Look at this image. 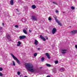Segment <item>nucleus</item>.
<instances>
[{"label":"nucleus","mask_w":77,"mask_h":77,"mask_svg":"<svg viewBox=\"0 0 77 77\" xmlns=\"http://www.w3.org/2000/svg\"><path fill=\"white\" fill-rule=\"evenodd\" d=\"M25 67H26V69L30 72H37V70L36 69L34 68L33 67V65L32 64H30L29 63H25Z\"/></svg>","instance_id":"nucleus-1"},{"label":"nucleus","mask_w":77,"mask_h":77,"mask_svg":"<svg viewBox=\"0 0 77 77\" xmlns=\"http://www.w3.org/2000/svg\"><path fill=\"white\" fill-rule=\"evenodd\" d=\"M11 55L12 56L14 60H16V62L18 64H20V61L17 58L15 57V56H14L13 54H12V53H11Z\"/></svg>","instance_id":"nucleus-2"},{"label":"nucleus","mask_w":77,"mask_h":77,"mask_svg":"<svg viewBox=\"0 0 77 77\" xmlns=\"http://www.w3.org/2000/svg\"><path fill=\"white\" fill-rule=\"evenodd\" d=\"M54 18L55 19V20L56 21V22L60 26H62V23L60 22V21H59L58 20H57V17H54Z\"/></svg>","instance_id":"nucleus-3"},{"label":"nucleus","mask_w":77,"mask_h":77,"mask_svg":"<svg viewBox=\"0 0 77 77\" xmlns=\"http://www.w3.org/2000/svg\"><path fill=\"white\" fill-rule=\"evenodd\" d=\"M31 19L32 20H34V21H37L38 20V19H37L36 16H32Z\"/></svg>","instance_id":"nucleus-4"},{"label":"nucleus","mask_w":77,"mask_h":77,"mask_svg":"<svg viewBox=\"0 0 77 77\" xmlns=\"http://www.w3.org/2000/svg\"><path fill=\"white\" fill-rule=\"evenodd\" d=\"M57 30V29H56L55 28H53V29L52 30V34L53 35H54V34H55V33H56Z\"/></svg>","instance_id":"nucleus-5"},{"label":"nucleus","mask_w":77,"mask_h":77,"mask_svg":"<svg viewBox=\"0 0 77 77\" xmlns=\"http://www.w3.org/2000/svg\"><path fill=\"white\" fill-rule=\"evenodd\" d=\"M26 36L25 35H21L19 37V38L20 39H23L24 38H26Z\"/></svg>","instance_id":"nucleus-6"},{"label":"nucleus","mask_w":77,"mask_h":77,"mask_svg":"<svg viewBox=\"0 0 77 77\" xmlns=\"http://www.w3.org/2000/svg\"><path fill=\"white\" fill-rule=\"evenodd\" d=\"M77 32V30H75L71 32V34H72V35H74V34H75V33H76Z\"/></svg>","instance_id":"nucleus-7"},{"label":"nucleus","mask_w":77,"mask_h":77,"mask_svg":"<svg viewBox=\"0 0 77 77\" xmlns=\"http://www.w3.org/2000/svg\"><path fill=\"white\" fill-rule=\"evenodd\" d=\"M6 37L8 39V40L9 41H11V37L10 35H7L6 36Z\"/></svg>","instance_id":"nucleus-8"},{"label":"nucleus","mask_w":77,"mask_h":77,"mask_svg":"<svg viewBox=\"0 0 77 77\" xmlns=\"http://www.w3.org/2000/svg\"><path fill=\"white\" fill-rule=\"evenodd\" d=\"M21 21H22L23 23H26V20L25 19L22 18L20 20Z\"/></svg>","instance_id":"nucleus-9"},{"label":"nucleus","mask_w":77,"mask_h":77,"mask_svg":"<svg viewBox=\"0 0 77 77\" xmlns=\"http://www.w3.org/2000/svg\"><path fill=\"white\" fill-rule=\"evenodd\" d=\"M38 40L35 39V42H34V44L35 45H38Z\"/></svg>","instance_id":"nucleus-10"},{"label":"nucleus","mask_w":77,"mask_h":77,"mask_svg":"<svg viewBox=\"0 0 77 77\" xmlns=\"http://www.w3.org/2000/svg\"><path fill=\"white\" fill-rule=\"evenodd\" d=\"M10 3L11 5H14V0H11Z\"/></svg>","instance_id":"nucleus-11"},{"label":"nucleus","mask_w":77,"mask_h":77,"mask_svg":"<svg viewBox=\"0 0 77 77\" xmlns=\"http://www.w3.org/2000/svg\"><path fill=\"white\" fill-rule=\"evenodd\" d=\"M40 37L43 40V41H45L46 40L45 38L44 37L42 36V35H40Z\"/></svg>","instance_id":"nucleus-12"},{"label":"nucleus","mask_w":77,"mask_h":77,"mask_svg":"<svg viewBox=\"0 0 77 77\" xmlns=\"http://www.w3.org/2000/svg\"><path fill=\"white\" fill-rule=\"evenodd\" d=\"M46 56L47 57L48 59H50V55H49V54L48 53H46L45 54Z\"/></svg>","instance_id":"nucleus-13"},{"label":"nucleus","mask_w":77,"mask_h":77,"mask_svg":"<svg viewBox=\"0 0 77 77\" xmlns=\"http://www.w3.org/2000/svg\"><path fill=\"white\" fill-rule=\"evenodd\" d=\"M62 51V54H65V53H66V50H61Z\"/></svg>","instance_id":"nucleus-14"},{"label":"nucleus","mask_w":77,"mask_h":77,"mask_svg":"<svg viewBox=\"0 0 77 77\" xmlns=\"http://www.w3.org/2000/svg\"><path fill=\"white\" fill-rule=\"evenodd\" d=\"M18 44L17 45V47H19L20 46V45H21V43L20 41H19L18 42Z\"/></svg>","instance_id":"nucleus-15"},{"label":"nucleus","mask_w":77,"mask_h":77,"mask_svg":"<svg viewBox=\"0 0 77 77\" xmlns=\"http://www.w3.org/2000/svg\"><path fill=\"white\" fill-rule=\"evenodd\" d=\"M65 71V69L63 68H61L60 69V71L61 72H62V71Z\"/></svg>","instance_id":"nucleus-16"},{"label":"nucleus","mask_w":77,"mask_h":77,"mask_svg":"<svg viewBox=\"0 0 77 77\" xmlns=\"http://www.w3.org/2000/svg\"><path fill=\"white\" fill-rule=\"evenodd\" d=\"M13 64L12 63H11V65L13 66H15V63L14 62V61H13Z\"/></svg>","instance_id":"nucleus-17"},{"label":"nucleus","mask_w":77,"mask_h":77,"mask_svg":"<svg viewBox=\"0 0 77 77\" xmlns=\"http://www.w3.org/2000/svg\"><path fill=\"white\" fill-rule=\"evenodd\" d=\"M31 7L32 9H35V8H36V6H35V5H33Z\"/></svg>","instance_id":"nucleus-18"},{"label":"nucleus","mask_w":77,"mask_h":77,"mask_svg":"<svg viewBox=\"0 0 77 77\" xmlns=\"http://www.w3.org/2000/svg\"><path fill=\"white\" fill-rule=\"evenodd\" d=\"M23 33H25V34H27V31H26V30L25 29H23Z\"/></svg>","instance_id":"nucleus-19"},{"label":"nucleus","mask_w":77,"mask_h":77,"mask_svg":"<svg viewBox=\"0 0 77 77\" xmlns=\"http://www.w3.org/2000/svg\"><path fill=\"white\" fill-rule=\"evenodd\" d=\"M44 59H45V58H44V57H42L41 60L42 62H44Z\"/></svg>","instance_id":"nucleus-20"},{"label":"nucleus","mask_w":77,"mask_h":77,"mask_svg":"<svg viewBox=\"0 0 77 77\" xmlns=\"http://www.w3.org/2000/svg\"><path fill=\"white\" fill-rule=\"evenodd\" d=\"M46 66H48V67H50L51 66V65L49 64H46Z\"/></svg>","instance_id":"nucleus-21"},{"label":"nucleus","mask_w":77,"mask_h":77,"mask_svg":"<svg viewBox=\"0 0 77 77\" xmlns=\"http://www.w3.org/2000/svg\"><path fill=\"white\" fill-rule=\"evenodd\" d=\"M37 53H35L34 54V57H36V56H37Z\"/></svg>","instance_id":"nucleus-22"},{"label":"nucleus","mask_w":77,"mask_h":77,"mask_svg":"<svg viewBox=\"0 0 77 77\" xmlns=\"http://www.w3.org/2000/svg\"><path fill=\"white\" fill-rule=\"evenodd\" d=\"M71 8L73 10H74V9H75V7H74L73 6H72L71 7Z\"/></svg>","instance_id":"nucleus-23"},{"label":"nucleus","mask_w":77,"mask_h":77,"mask_svg":"<svg viewBox=\"0 0 77 77\" xmlns=\"http://www.w3.org/2000/svg\"><path fill=\"white\" fill-rule=\"evenodd\" d=\"M53 3L54 4H55V5H58L57 3L56 2H53Z\"/></svg>","instance_id":"nucleus-24"},{"label":"nucleus","mask_w":77,"mask_h":77,"mask_svg":"<svg viewBox=\"0 0 77 77\" xmlns=\"http://www.w3.org/2000/svg\"><path fill=\"white\" fill-rule=\"evenodd\" d=\"M2 76H3V74L0 72V76L2 77Z\"/></svg>","instance_id":"nucleus-25"},{"label":"nucleus","mask_w":77,"mask_h":77,"mask_svg":"<svg viewBox=\"0 0 77 77\" xmlns=\"http://www.w3.org/2000/svg\"><path fill=\"white\" fill-rule=\"evenodd\" d=\"M14 26L16 28H18V25H16Z\"/></svg>","instance_id":"nucleus-26"},{"label":"nucleus","mask_w":77,"mask_h":77,"mask_svg":"<svg viewBox=\"0 0 77 77\" xmlns=\"http://www.w3.org/2000/svg\"><path fill=\"white\" fill-rule=\"evenodd\" d=\"M48 20L49 21H51V18L50 17H49L48 18Z\"/></svg>","instance_id":"nucleus-27"},{"label":"nucleus","mask_w":77,"mask_h":77,"mask_svg":"<svg viewBox=\"0 0 77 77\" xmlns=\"http://www.w3.org/2000/svg\"><path fill=\"white\" fill-rule=\"evenodd\" d=\"M20 74H21V73H20V72L19 71L17 72V74H18V75H20Z\"/></svg>","instance_id":"nucleus-28"},{"label":"nucleus","mask_w":77,"mask_h":77,"mask_svg":"<svg viewBox=\"0 0 77 77\" xmlns=\"http://www.w3.org/2000/svg\"><path fill=\"white\" fill-rule=\"evenodd\" d=\"M55 63H56V64H57V63H58V61H56L55 62Z\"/></svg>","instance_id":"nucleus-29"},{"label":"nucleus","mask_w":77,"mask_h":77,"mask_svg":"<svg viewBox=\"0 0 77 77\" xmlns=\"http://www.w3.org/2000/svg\"><path fill=\"white\" fill-rule=\"evenodd\" d=\"M3 70V68H2V67H0V71H2Z\"/></svg>","instance_id":"nucleus-30"},{"label":"nucleus","mask_w":77,"mask_h":77,"mask_svg":"<svg viewBox=\"0 0 77 77\" xmlns=\"http://www.w3.org/2000/svg\"><path fill=\"white\" fill-rule=\"evenodd\" d=\"M56 13H59V11H58L56 10Z\"/></svg>","instance_id":"nucleus-31"},{"label":"nucleus","mask_w":77,"mask_h":77,"mask_svg":"<svg viewBox=\"0 0 77 77\" xmlns=\"http://www.w3.org/2000/svg\"><path fill=\"white\" fill-rule=\"evenodd\" d=\"M75 47L76 48H77V45H75Z\"/></svg>","instance_id":"nucleus-32"},{"label":"nucleus","mask_w":77,"mask_h":77,"mask_svg":"<svg viewBox=\"0 0 77 77\" xmlns=\"http://www.w3.org/2000/svg\"><path fill=\"white\" fill-rule=\"evenodd\" d=\"M0 29H1V30H2L3 29V28L2 27H0Z\"/></svg>","instance_id":"nucleus-33"},{"label":"nucleus","mask_w":77,"mask_h":77,"mask_svg":"<svg viewBox=\"0 0 77 77\" xmlns=\"http://www.w3.org/2000/svg\"><path fill=\"white\" fill-rule=\"evenodd\" d=\"M29 32H30V33H31V32H32V31H31V30H29Z\"/></svg>","instance_id":"nucleus-34"},{"label":"nucleus","mask_w":77,"mask_h":77,"mask_svg":"<svg viewBox=\"0 0 77 77\" xmlns=\"http://www.w3.org/2000/svg\"><path fill=\"white\" fill-rule=\"evenodd\" d=\"M46 39H48V37H46Z\"/></svg>","instance_id":"nucleus-35"},{"label":"nucleus","mask_w":77,"mask_h":77,"mask_svg":"<svg viewBox=\"0 0 77 77\" xmlns=\"http://www.w3.org/2000/svg\"><path fill=\"white\" fill-rule=\"evenodd\" d=\"M16 10L17 11H18V12H19V11H18V9H16Z\"/></svg>","instance_id":"nucleus-36"},{"label":"nucleus","mask_w":77,"mask_h":77,"mask_svg":"<svg viewBox=\"0 0 77 77\" xmlns=\"http://www.w3.org/2000/svg\"><path fill=\"white\" fill-rule=\"evenodd\" d=\"M2 25L3 26H4V25H5V24L4 23H2Z\"/></svg>","instance_id":"nucleus-37"},{"label":"nucleus","mask_w":77,"mask_h":77,"mask_svg":"<svg viewBox=\"0 0 77 77\" xmlns=\"http://www.w3.org/2000/svg\"><path fill=\"white\" fill-rule=\"evenodd\" d=\"M3 58H3L4 59H6V57H5V58H4V57H3Z\"/></svg>","instance_id":"nucleus-38"},{"label":"nucleus","mask_w":77,"mask_h":77,"mask_svg":"<svg viewBox=\"0 0 77 77\" xmlns=\"http://www.w3.org/2000/svg\"><path fill=\"white\" fill-rule=\"evenodd\" d=\"M47 77H50V76L49 75H48Z\"/></svg>","instance_id":"nucleus-39"},{"label":"nucleus","mask_w":77,"mask_h":77,"mask_svg":"<svg viewBox=\"0 0 77 77\" xmlns=\"http://www.w3.org/2000/svg\"><path fill=\"white\" fill-rule=\"evenodd\" d=\"M38 50H40V48H38Z\"/></svg>","instance_id":"nucleus-40"},{"label":"nucleus","mask_w":77,"mask_h":77,"mask_svg":"<svg viewBox=\"0 0 77 77\" xmlns=\"http://www.w3.org/2000/svg\"><path fill=\"white\" fill-rule=\"evenodd\" d=\"M65 13V12L63 11V13L64 14V13Z\"/></svg>","instance_id":"nucleus-41"},{"label":"nucleus","mask_w":77,"mask_h":77,"mask_svg":"<svg viewBox=\"0 0 77 77\" xmlns=\"http://www.w3.org/2000/svg\"><path fill=\"white\" fill-rule=\"evenodd\" d=\"M24 77H27V76H25Z\"/></svg>","instance_id":"nucleus-42"},{"label":"nucleus","mask_w":77,"mask_h":77,"mask_svg":"<svg viewBox=\"0 0 77 77\" xmlns=\"http://www.w3.org/2000/svg\"><path fill=\"white\" fill-rule=\"evenodd\" d=\"M40 68L41 69V68H42V67H40Z\"/></svg>","instance_id":"nucleus-43"},{"label":"nucleus","mask_w":77,"mask_h":77,"mask_svg":"<svg viewBox=\"0 0 77 77\" xmlns=\"http://www.w3.org/2000/svg\"><path fill=\"white\" fill-rule=\"evenodd\" d=\"M19 15H20V13H19Z\"/></svg>","instance_id":"nucleus-44"}]
</instances>
